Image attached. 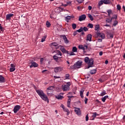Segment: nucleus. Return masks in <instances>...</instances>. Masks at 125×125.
Returning <instances> with one entry per match:
<instances>
[{
	"label": "nucleus",
	"mask_w": 125,
	"mask_h": 125,
	"mask_svg": "<svg viewBox=\"0 0 125 125\" xmlns=\"http://www.w3.org/2000/svg\"><path fill=\"white\" fill-rule=\"evenodd\" d=\"M55 98L57 99H58L59 100H62V99H63V98H64V97H63L61 95H57L55 96Z\"/></svg>",
	"instance_id": "obj_17"
},
{
	"label": "nucleus",
	"mask_w": 125,
	"mask_h": 125,
	"mask_svg": "<svg viewBox=\"0 0 125 125\" xmlns=\"http://www.w3.org/2000/svg\"><path fill=\"white\" fill-rule=\"evenodd\" d=\"M108 96H105L104 97H103L102 98V101H103V102H105V101H106V99H107V98H108Z\"/></svg>",
	"instance_id": "obj_26"
},
{
	"label": "nucleus",
	"mask_w": 125,
	"mask_h": 125,
	"mask_svg": "<svg viewBox=\"0 0 125 125\" xmlns=\"http://www.w3.org/2000/svg\"><path fill=\"white\" fill-rule=\"evenodd\" d=\"M82 64H83V62H82V61H78L73 65L70 66V68L71 69V70L79 69V68H81V66H82Z\"/></svg>",
	"instance_id": "obj_3"
},
{
	"label": "nucleus",
	"mask_w": 125,
	"mask_h": 125,
	"mask_svg": "<svg viewBox=\"0 0 125 125\" xmlns=\"http://www.w3.org/2000/svg\"><path fill=\"white\" fill-rule=\"evenodd\" d=\"M106 21L107 23H110V20L107 19V20H106Z\"/></svg>",
	"instance_id": "obj_63"
},
{
	"label": "nucleus",
	"mask_w": 125,
	"mask_h": 125,
	"mask_svg": "<svg viewBox=\"0 0 125 125\" xmlns=\"http://www.w3.org/2000/svg\"><path fill=\"white\" fill-rule=\"evenodd\" d=\"M46 26L47 28H49L51 26V24H50V22L48 21L46 22Z\"/></svg>",
	"instance_id": "obj_25"
},
{
	"label": "nucleus",
	"mask_w": 125,
	"mask_h": 125,
	"mask_svg": "<svg viewBox=\"0 0 125 125\" xmlns=\"http://www.w3.org/2000/svg\"><path fill=\"white\" fill-rule=\"evenodd\" d=\"M40 62L41 64H42L43 62V58H41L40 59Z\"/></svg>",
	"instance_id": "obj_49"
},
{
	"label": "nucleus",
	"mask_w": 125,
	"mask_h": 125,
	"mask_svg": "<svg viewBox=\"0 0 125 125\" xmlns=\"http://www.w3.org/2000/svg\"><path fill=\"white\" fill-rule=\"evenodd\" d=\"M61 107L63 109V110L64 109V108H65V106H64V105H63V104H62L61 105Z\"/></svg>",
	"instance_id": "obj_58"
},
{
	"label": "nucleus",
	"mask_w": 125,
	"mask_h": 125,
	"mask_svg": "<svg viewBox=\"0 0 125 125\" xmlns=\"http://www.w3.org/2000/svg\"><path fill=\"white\" fill-rule=\"evenodd\" d=\"M33 67L34 68L39 67V64L36 62H31V65L30 66V68H33Z\"/></svg>",
	"instance_id": "obj_14"
},
{
	"label": "nucleus",
	"mask_w": 125,
	"mask_h": 125,
	"mask_svg": "<svg viewBox=\"0 0 125 125\" xmlns=\"http://www.w3.org/2000/svg\"><path fill=\"white\" fill-rule=\"evenodd\" d=\"M71 16H67L65 18V20H66V22H69V21H68V20H71Z\"/></svg>",
	"instance_id": "obj_35"
},
{
	"label": "nucleus",
	"mask_w": 125,
	"mask_h": 125,
	"mask_svg": "<svg viewBox=\"0 0 125 125\" xmlns=\"http://www.w3.org/2000/svg\"><path fill=\"white\" fill-rule=\"evenodd\" d=\"M72 28L73 29V30H75V29H76V28H77V24H76V23H73L72 24Z\"/></svg>",
	"instance_id": "obj_39"
},
{
	"label": "nucleus",
	"mask_w": 125,
	"mask_h": 125,
	"mask_svg": "<svg viewBox=\"0 0 125 125\" xmlns=\"http://www.w3.org/2000/svg\"><path fill=\"white\" fill-rule=\"evenodd\" d=\"M100 29V25L99 24H97L95 25V31H97Z\"/></svg>",
	"instance_id": "obj_27"
},
{
	"label": "nucleus",
	"mask_w": 125,
	"mask_h": 125,
	"mask_svg": "<svg viewBox=\"0 0 125 125\" xmlns=\"http://www.w3.org/2000/svg\"><path fill=\"white\" fill-rule=\"evenodd\" d=\"M98 42H102V39H99L98 40Z\"/></svg>",
	"instance_id": "obj_59"
},
{
	"label": "nucleus",
	"mask_w": 125,
	"mask_h": 125,
	"mask_svg": "<svg viewBox=\"0 0 125 125\" xmlns=\"http://www.w3.org/2000/svg\"><path fill=\"white\" fill-rule=\"evenodd\" d=\"M0 83H5V79H4V77H3L1 75H0Z\"/></svg>",
	"instance_id": "obj_20"
},
{
	"label": "nucleus",
	"mask_w": 125,
	"mask_h": 125,
	"mask_svg": "<svg viewBox=\"0 0 125 125\" xmlns=\"http://www.w3.org/2000/svg\"><path fill=\"white\" fill-rule=\"evenodd\" d=\"M83 31H84V32H87V31H88V28L86 27H83Z\"/></svg>",
	"instance_id": "obj_41"
},
{
	"label": "nucleus",
	"mask_w": 125,
	"mask_h": 125,
	"mask_svg": "<svg viewBox=\"0 0 125 125\" xmlns=\"http://www.w3.org/2000/svg\"><path fill=\"white\" fill-rule=\"evenodd\" d=\"M96 116H97V113H96V112L93 113L92 117L93 118L92 119V120H94V119H95V118H96Z\"/></svg>",
	"instance_id": "obj_33"
},
{
	"label": "nucleus",
	"mask_w": 125,
	"mask_h": 125,
	"mask_svg": "<svg viewBox=\"0 0 125 125\" xmlns=\"http://www.w3.org/2000/svg\"><path fill=\"white\" fill-rule=\"evenodd\" d=\"M74 111L78 116L82 115V111H81V109L80 108H76V109L74 110Z\"/></svg>",
	"instance_id": "obj_12"
},
{
	"label": "nucleus",
	"mask_w": 125,
	"mask_h": 125,
	"mask_svg": "<svg viewBox=\"0 0 125 125\" xmlns=\"http://www.w3.org/2000/svg\"><path fill=\"white\" fill-rule=\"evenodd\" d=\"M87 27H89V28H91L92 29V28H93V24L91 23H89L87 25Z\"/></svg>",
	"instance_id": "obj_44"
},
{
	"label": "nucleus",
	"mask_w": 125,
	"mask_h": 125,
	"mask_svg": "<svg viewBox=\"0 0 125 125\" xmlns=\"http://www.w3.org/2000/svg\"><path fill=\"white\" fill-rule=\"evenodd\" d=\"M117 8L118 10H121V6L120 5V4H118L117 6Z\"/></svg>",
	"instance_id": "obj_46"
},
{
	"label": "nucleus",
	"mask_w": 125,
	"mask_h": 125,
	"mask_svg": "<svg viewBox=\"0 0 125 125\" xmlns=\"http://www.w3.org/2000/svg\"><path fill=\"white\" fill-rule=\"evenodd\" d=\"M104 3L103 0H101L99 2V5L100 6H101V5H102V4H103Z\"/></svg>",
	"instance_id": "obj_40"
},
{
	"label": "nucleus",
	"mask_w": 125,
	"mask_h": 125,
	"mask_svg": "<svg viewBox=\"0 0 125 125\" xmlns=\"http://www.w3.org/2000/svg\"><path fill=\"white\" fill-rule=\"evenodd\" d=\"M54 88H55V87H54V86H51L48 87L47 88V94L48 96H50L51 95H52V91H53V90H54ZM49 90H51V92H50V91Z\"/></svg>",
	"instance_id": "obj_5"
},
{
	"label": "nucleus",
	"mask_w": 125,
	"mask_h": 125,
	"mask_svg": "<svg viewBox=\"0 0 125 125\" xmlns=\"http://www.w3.org/2000/svg\"><path fill=\"white\" fill-rule=\"evenodd\" d=\"M58 53L57 54V55H60V56H62V53H61V51L60 50H57Z\"/></svg>",
	"instance_id": "obj_43"
},
{
	"label": "nucleus",
	"mask_w": 125,
	"mask_h": 125,
	"mask_svg": "<svg viewBox=\"0 0 125 125\" xmlns=\"http://www.w3.org/2000/svg\"><path fill=\"white\" fill-rule=\"evenodd\" d=\"M108 14V16H110V10H108L107 11Z\"/></svg>",
	"instance_id": "obj_60"
},
{
	"label": "nucleus",
	"mask_w": 125,
	"mask_h": 125,
	"mask_svg": "<svg viewBox=\"0 0 125 125\" xmlns=\"http://www.w3.org/2000/svg\"><path fill=\"white\" fill-rule=\"evenodd\" d=\"M53 58L54 59V60H55V61H56V62H58V59H59V57H57V56H56V55H55L53 56Z\"/></svg>",
	"instance_id": "obj_23"
},
{
	"label": "nucleus",
	"mask_w": 125,
	"mask_h": 125,
	"mask_svg": "<svg viewBox=\"0 0 125 125\" xmlns=\"http://www.w3.org/2000/svg\"><path fill=\"white\" fill-rule=\"evenodd\" d=\"M118 23V19H115L114 22L112 23V27H116Z\"/></svg>",
	"instance_id": "obj_19"
},
{
	"label": "nucleus",
	"mask_w": 125,
	"mask_h": 125,
	"mask_svg": "<svg viewBox=\"0 0 125 125\" xmlns=\"http://www.w3.org/2000/svg\"><path fill=\"white\" fill-rule=\"evenodd\" d=\"M61 51H62V53H67V54H69V51L65 50V49L64 47H62L61 48Z\"/></svg>",
	"instance_id": "obj_18"
},
{
	"label": "nucleus",
	"mask_w": 125,
	"mask_h": 125,
	"mask_svg": "<svg viewBox=\"0 0 125 125\" xmlns=\"http://www.w3.org/2000/svg\"><path fill=\"white\" fill-rule=\"evenodd\" d=\"M51 45H53V46H58V43L56 42H52Z\"/></svg>",
	"instance_id": "obj_34"
},
{
	"label": "nucleus",
	"mask_w": 125,
	"mask_h": 125,
	"mask_svg": "<svg viewBox=\"0 0 125 125\" xmlns=\"http://www.w3.org/2000/svg\"><path fill=\"white\" fill-rule=\"evenodd\" d=\"M88 8L89 10H91L92 7H91V6H88Z\"/></svg>",
	"instance_id": "obj_57"
},
{
	"label": "nucleus",
	"mask_w": 125,
	"mask_h": 125,
	"mask_svg": "<svg viewBox=\"0 0 125 125\" xmlns=\"http://www.w3.org/2000/svg\"><path fill=\"white\" fill-rule=\"evenodd\" d=\"M88 17H89L91 21H93V17H92V15H91V14H88Z\"/></svg>",
	"instance_id": "obj_29"
},
{
	"label": "nucleus",
	"mask_w": 125,
	"mask_h": 125,
	"mask_svg": "<svg viewBox=\"0 0 125 125\" xmlns=\"http://www.w3.org/2000/svg\"><path fill=\"white\" fill-rule=\"evenodd\" d=\"M65 80H70V74H65Z\"/></svg>",
	"instance_id": "obj_31"
},
{
	"label": "nucleus",
	"mask_w": 125,
	"mask_h": 125,
	"mask_svg": "<svg viewBox=\"0 0 125 125\" xmlns=\"http://www.w3.org/2000/svg\"><path fill=\"white\" fill-rule=\"evenodd\" d=\"M123 8L124 10V11L125 12V5H123Z\"/></svg>",
	"instance_id": "obj_64"
},
{
	"label": "nucleus",
	"mask_w": 125,
	"mask_h": 125,
	"mask_svg": "<svg viewBox=\"0 0 125 125\" xmlns=\"http://www.w3.org/2000/svg\"><path fill=\"white\" fill-rule=\"evenodd\" d=\"M61 38H62L64 42V43H69V40L67 39L66 35H61Z\"/></svg>",
	"instance_id": "obj_10"
},
{
	"label": "nucleus",
	"mask_w": 125,
	"mask_h": 125,
	"mask_svg": "<svg viewBox=\"0 0 125 125\" xmlns=\"http://www.w3.org/2000/svg\"><path fill=\"white\" fill-rule=\"evenodd\" d=\"M11 68H15V65H14V64L13 63L11 64Z\"/></svg>",
	"instance_id": "obj_54"
},
{
	"label": "nucleus",
	"mask_w": 125,
	"mask_h": 125,
	"mask_svg": "<svg viewBox=\"0 0 125 125\" xmlns=\"http://www.w3.org/2000/svg\"><path fill=\"white\" fill-rule=\"evenodd\" d=\"M74 52H70L69 54V55L70 56H73V55H75V54L74 53Z\"/></svg>",
	"instance_id": "obj_51"
},
{
	"label": "nucleus",
	"mask_w": 125,
	"mask_h": 125,
	"mask_svg": "<svg viewBox=\"0 0 125 125\" xmlns=\"http://www.w3.org/2000/svg\"><path fill=\"white\" fill-rule=\"evenodd\" d=\"M54 79H61V77L60 76H54Z\"/></svg>",
	"instance_id": "obj_52"
},
{
	"label": "nucleus",
	"mask_w": 125,
	"mask_h": 125,
	"mask_svg": "<svg viewBox=\"0 0 125 125\" xmlns=\"http://www.w3.org/2000/svg\"><path fill=\"white\" fill-rule=\"evenodd\" d=\"M103 1L104 4H109L110 3V1H109V0H103Z\"/></svg>",
	"instance_id": "obj_30"
},
{
	"label": "nucleus",
	"mask_w": 125,
	"mask_h": 125,
	"mask_svg": "<svg viewBox=\"0 0 125 125\" xmlns=\"http://www.w3.org/2000/svg\"><path fill=\"white\" fill-rule=\"evenodd\" d=\"M47 71V70L44 69V70L42 71V73H44L45 72H46Z\"/></svg>",
	"instance_id": "obj_62"
},
{
	"label": "nucleus",
	"mask_w": 125,
	"mask_h": 125,
	"mask_svg": "<svg viewBox=\"0 0 125 125\" xmlns=\"http://www.w3.org/2000/svg\"><path fill=\"white\" fill-rule=\"evenodd\" d=\"M84 62L88 64V67L86 68V69H89V68L93 67V63L94 62V60L93 59L91 58L89 59V58L88 57H86L84 58Z\"/></svg>",
	"instance_id": "obj_2"
},
{
	"label": "nucleus",
	"mask_w": 125,
	"mask_h": 125,
	"mask_svg": "<svg viewBox=\"0 0 125 125\" xmlns=\"http://www.w3.org/2000/svg\"><path fill=\"white\" fill-rule=\"evenodd\" d=\"M84 1V0H77L78 2H79V3H82V2H83Z\"/></svg>",
	"instance_id": "obj_50"
},
{
	"label": "nucleus",
	"mask_w": 125,
	"mask_h": 125,
	"mask_svg": "<svg viewBox=\"0 0 125 125\" xmlns=\"http://www.w3.org/2000/svg\"><path fill=\"white\" fill-rule=\"evenodd\" d=\"M115 19H118V15L117 14H114L112 15L110 19V22H112L113 24L114 22Z\"/></svg>",
	"instance_id": "obj_7"
},
{
	"label": "nucleus",
	"mask_w": 125,
	"mask_h": 125,
	"mask_svg": "<svg viewBox=\"0 0 125 125\" xmlns=\"http://www.w3.org/2000/svg\"><path fill=\"white\" fill-rule=\"evenodd\" d=\"M20 109H21V106L19 105H16L14 106V108L13 109L14 113H15V114H16V113H17V112L19 111Z\"/></svg>",
	"instance_id": "obj_6"
},
{
	"label": "nucleus",
	"mask_w": 125,
	"mask_h": 125,
	"mask_svg": "<svg viewBox=\"0 0 125 125\" xmlns=\"http://www.w3.org/2000/svg\"><path fill=\"white\" fill-rule=\"evenodd\" d=\"M83 52L84 53H85V50H86V49H87V48H88V46L87 45H84V46H83Z\"/></svg>",
	"instance_id": "obj_37"
},
{
	"label": "nucleus",
	"mask_w": 125,
	"mask_h": 125,
	"mask_svg": "<svg viewBox=\"0 0 125 125\" xmlns=\"http://www.w3.org/2000/svg\"><path fill=\"white\" fill-rule=\"evenodd\" d=\"M72 51H73V52H77V51H78V48H77V47L74 46V47L72 48Z\"/></svg>",
	"instance_id": "obj_28"
},
{
	"label": "nucleus",
	"mask_w": 125,
	"mask_h": 125,
	"mask_svg": "<svg viewBox=\"0 0 125 125\" xmlns=\"http://www.w3.org/2000/svg\"><path fill=\"white\" fill-rule=\"evenodd\" d=\"M78 48H79V49H82L83 50V45H79L78 46Z\"/></svg>",
	"instance_id": "obj_38"
},
{
	"label": "nucleus",
	"mask_w": 125,
	"mask_h": 125,
	"mask_svg": "<svg viewBox=\"0 0 125 125\" xmlns=\"http://www.w3.org/2000/svg\"><path fill=\"white\" fill-rule=\"evenodd\" d=\"M78 35V31H74L73 33V36L75 37V36H77Z\"/></svg>",
	"instance_id": "obj_47"
},
{
	"label": "nucleus",
	"mask_w": 125,
	"mask_h": 125,
	"mask_svg": "<svg viewBox=\"0 0 125 125\" xmlns=\"http://www.w3.org/2000/svg\"><path fill=\"white\" fill-rule=\"evenodd\" d=\"M62 71V67L59 66L54 68L55 73H58V72H61Z\"/></svg>",
	"instance_id": "obj_13"
},
{
	"label": "nucleus",
	"mask_w": 125,
	"mask_h": 125,
	"mask_svg": "<svg viewBox=\"0 0 125 125\" xmlns=\"http://www.w3.org/2000/svg\"><path fill=\"white\" fill-rule=\"evenodd\" d=\"M103 55V51L100 52L99 53L100 56H102Z\"/></svg>",
	"instance_id": "obj_56"
},
{
	"label": "nucleus",
	"mask_w": 125,
	"mask_h": 125,
	"mask_svg": "<svg viewBox=\"0 0 125 125\" xmlns=\"http://www.w3.org/2000/svg\"><path fill=\"white\" fill-rule=\"evenodd\" d=\"M88 115L87 114L86 117H85V121L86 122H87V121H88Z\"/></svg>",
	"instance_id": "obj_53"
},
{
	"label": "nucleus",
	"mask_w": 125,
	"mask_h": 125,
	"mask_svg": "<svg viewBox=\"0 0 125 125\" xmlns=\"http://www.w3.org/2000/svg\"><path fill=\"white\" fill-rule=\"evenodd\" d=\"M67 97L69 98L67 102V107H68V108H71V98L73 97V96H68Z\"/></svg>",
	"instance_id": "obj_8"
},
{
	"label": "nucleus",
	"mask_w": 125,
	"mask_h": 125,
	"mask_svg": "<svg viewBox=\"0 0 125 125\" xmlns=\"http://www.w3.org/2000/svg\"><path fill=\"white\" fill-rule=\"evenodd\" d=\"M92 39V35L90 34H89L87 35L86 41L88 42H91V40Z\"/></svg>",
	"instance_id": "obj_16"
},
{
	"label": "nucleus",
	"mask_w": 125,
	"mask_h": 125,
	"mask_svg": "<svg viewBox=\"0 0 125 125\" xmlns=\"http://www.w3.org/2000/svg\"><path fill=\"white\" fill-rule=\"evenodd\" d=\"M84 91V90L83 89H82L80 91V96L81 98H83V92Z\"/></svg>",
	"instance_id": "obj_22"
},
{
	"label": "nucleus",
	"mask_w": 125,
	"mask_h": 125,
	"mask_svg": "<svg viewBox=\"0 0 125 125\" xmlns=\"http://www.w3.org/2000/svg\"><path fill=\"white\" fill-rule=\"evenodd\" d=\"M96 69L91 70L90 71V74H91V75H94V74L96 73Z\"/></svg>",
	"instance_id": "obj_24"
},
{
	"label": "nucleus",
	"mask_w": 125,
	"mask_h": 125,
	"mask_svg": "<svg viewBox=\"0 0 125 125\" xmlns=\"http://www.w3.org/2000/svg\"><path fill=\"white\" fill-rule=\"evenodd\" d=\"M77 32H78V33H81V32H83V27H80V28L77 30Z\"/></svg>",
	"instance_id": "obj_45"
},
{
	"label": "nucleus",
	"mask_w": 125,
	"mask_h": 125,
	"mask_svg": "<svg viewBox=\"0 0 125 125\" xmlns=\"http://www.w3.org/2000/svg\"><path fill=\"white\" fill-rule=\"evenodd\" d=\"M85 18H86V16L84 14L82 15L79 16V21H84V20H85Z\"/></svg>",
	"instance_id": "obj_9"
},
{
	"label": "nucleus",
	"mask_w": 125,
	"mask_h": 125,
	"mask_svg": "<svg viewBox=\"0 0 125 125\" xmlns=\"http://www.w3.org/2000/svg\"><path fill=\"white\" fill-rule=\"evenodd\" d=\"M46 35H44V36L42 38V42H45V39H46Z\"/></svg>",
	"instance_id": "obj_32"
},
{
	"label": "nucleus",
	"mask_w": 125,
	"mask_h": 125,
	"mask_svg": "<svg viewBox=\"0 0 125 125\" xmlns=\"http://www.w3.org/2000/svg\"><path fill=\"white\" fill-rule=\"evenodd\" d=\"M15 70H16L15 67H11L10 68V72H14Z\"/></svg>",
	"instance_id": "obj_42"
},
{
	"label": "nucleus",
	"mask_w": 125,
	"mask_h": 125,
	"mask_svg": "<svg viewBox=\"0 0 125 125\" xmlns=\"http://www.w3.org/2000/svg\"><path fill=\"white\" fill-rule=\"evenodd\" d=\"M108 62H109L108 61V60H106L105 61V64H108Z\"/></svg>",
	"instance_id": "obj_61"
},
{
	"label": "nucleus",
	"mask_w": 125,
	"mask_h": 125,
	"mask_svg": "<svg viewBox=\"0 0 125 125\" xmlns=\"http://www.w3.org/2000/svg\"><path fill=\"white\" fill-rule=\"evenodd\" d=\"M36 91L37 93L39 95V96L42 98V100L44 101H47V102H49L48 101V98H47V96L43 92V91L42 90H36Z\"/></svg>",
	"instance_id": "obj_1"
},
{
	"label": "nucleus",
	"mask_w": 125,
	"mask_h": 125,
	"mask_svg": "<svg viewBox=\"0 0 125 125\" xmlns=\"http://www.w3.org/2000/svg\"><path fill=\"white\" fill-rule=\"evenodd\" d=\"M106 94V91L105 90H104L102 91V92L100 94V96H104Z\"/></svg>",
	"instance_id": "obj_36"
},
{
	"label": "nucleus",
	"mask_w": 125,
	"mask_h": 125,
	"mask_svg": "<svg viewBox=\"0 0 125 125\" xmlns=\"http://www.w3.org/2000/svg\"><path fill=\"white\" fill-rule=\"evenodd\" d=\"M63 110L64 111V112H66L67 113L66 115L67 116H69V115H70V111L69 110V109L67 108H64Z\"/></svg>",
	"instance_id": "obj_21"
},
{
	"label": "nucleus",
	"mask_w": 125,
	"mask_h": 125,
	"mask_svg": "<svg viewBox=\"0 0 125 125\" xmlns=\"http://www.w3.org/2000/svg\"><path fill=\"white\" fill-rule=\"evenodd\" d=\"M13 15H14L13 14H7L6 16V20H10Z\"/></svg>",
	"instance_id": "obj_15"
},
{
	"label": "nucleus",
	"mask_w": 125,
	"mask_h": 125,
	"mask_svg": "<svg viewBox=\"0 0 125 125\" xmlns=\"http://www.w3.org/2000/svg\"><path fill=\"white\" fill-rule=\"evenodd\" d=\"M87 100H88V99L86 97H85V99H84L85 104H87Z\"/></svg>",
	"instance_id": "obj_48"
},
{
	"label": "nucleus",
	"mask_w": 125,
	"mask_h": 125,
	"mask_svg": "<svg viewBox=\"0 0 125 125\" xmlns=\"http://www.w3.org/2000/svg\"><path fill=\"white\" fill-rule=\"evenodd\" d=\"M0 30L1 31H3V28L2 27V26H1V24L0 23Z\"/></svg>",
	"instance_id": "obj_55"
},
{
	"label": "nucleus",
	"mask_w": 125,
	"mask_h": 125,
	"mask_svg": "<svg viewBox=\"0 0 125 125\" xmlns=\"http://www.w3.org/2000/svg\"><path fill=\"white\" fill-rule=\"evenodd\" d=\"M97 36L99 37V38H101V39H103L105 38V35L100 32H97Z\"/></svg>",
	"instance_id": "obj_11"
},
{
	"label": "nucleus",
	"mask_w": 125,
	"mask_h": 125,
	"mask_svg": "<svg viewBox=\"0 0 125 125\" xmlns=\"http://www.w3.org/2000/svg\"><path fill=\"white\" fill-rule=\"evenodd\" d=\"M71 86V82H67L66 84L62 85V89L63 91H68L70 90V86Z\"/></svg>",
	"instance_id": "obj_4"
}]
</instances>
